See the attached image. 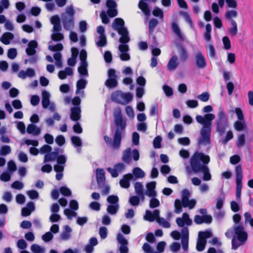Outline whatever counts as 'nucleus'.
I'll return each mask as SVG.
<instances>
[{
	"label": "nucleus",
	"instance_id": "nucleus-1",
	"mask_svg": "<svg viewBox=\"0 0 253 253\" xmlns=\"http://www.w3.org/2000/svg\"><path fill=\"white\" fill-rule=\"evenodd\" d=\"M114 123L116 128L113 140L108 135L103 137L105 142L114 149L120 148L122 140V133L126 126V121L123 118L120 108L118 107L114 113Z\"/></svg>",
	"mask_w": 253,
	"mask_h": 253
},
{
	"label": "nucleus",
	"instance_id": "nucleus-2",
	"mask_svg": "<svg viewBox=\"0 0 253 253\" xmlns=\"http://www.w3.org/2000/svg\"><path fill=\"white\" fill-rule=\"evenodd\" d=\"M210 161V157L202 152H195L190 158V164L192 171L196 173L203 172V179L205 181H209L211 178L209 169L206 166Z\"/></svg>",
	"mask_w": 253,
	"mask_h": 253
},
{
	"label": "nucleus",
	"instance_id": "nucleus-3",
	"mask_svg": "<svg viewBox=\"0 0 253 253\" xmlns=\"http://www.w3.org/2000/svg\"><path fill=\"white\" fill-rule=\"evenodd\" d=\"M214 118L215 115L211 113L206 114L204 117L201 115H197L196 117L197 122L203 125L200 131L201 136L198 140L199 145H207L211 143V121Z\"/></svg>",
	"mask_w": 253,
	"mask_h": 253
},
{
	"label": "nucleus",
	"instance_id": "nucleus-4",
	"mask_svg": "<svg viewBox=\"0 0 253 253\" xmlns=\"http://www.w3.org/2000/svg\"><path fill=\"white\" fill-rule=\"evenodd\" d=\"M50 22L53 25V31L54 32L51 36L52 40L54 42L62 41L64 35L60 33L62 30L60 17H51Z\"/></svg>",
	"mask_w": 253,
	"mask_h": 253
},
{
	"label": "nucleus",
	"instance_id": "nucleus-5",
	"mask_svg": "<svg viewBox=\"0 0 253 253\" xmlns=\"http://www.w3.org/2000/svg\"><path fill=\"white\" fill-rule=\"evenodd\" d=\"M228 126V121L226 115L223 111H220L217 114L216 130L220 136H222L224 134Z\"/></svg>",
	"mask_w": 253,
	"mask_h": 253
},
{
	"label": "nucleus",
	"instance_id": "nucleus-6",
	"mask_svg": "<svg viewBox=\"0 0 253 253\" xmlns=\"http://www.w3.org/2000/svg\"><path fill=\"white\" fill-rule=\"evenodd\" d=\"M236 174V196L237 199H240L241 195L242 188L243 171L241 165H238L235 168Z\"/></svg>",
	"mask_w": 253,
	"mask_h": 253
},
{
	"label": "nucleus",
	"instance_id": "nucleus-7",
	"mask_svg": "<svg viewBox=\"0 0 253 253\" xmlns=\"http://www.w3.org/2000/svg\"><path fill=\"white\" fill-rule=\"evenodd\" d=\"M190 196L189 191L187 189H184L181 192V201L183 207H188L189 209H193L196 204V201L195 199L189 200V198Z\"/></svg>",
	"mask_w": 253,
	"mask_h": 253
},
{
	"label": "nucleus",
	"instance_id": "nucleus-8",
	"mask_svg": "<svg viewBox=\"0 0 253 253\" xmlns=\"http://www.w3.org/2000/svg\"><path fill=\"white\" fill-rule=\"evenodd\" d=\"M108 78L105 82V85L110 89L114 88L118 86L117 76L114 69H110L108 71Z\"/></svg>",
	"mask_w": 253,
	"mask_h": 253
},
{
	"label": "nucleus",
	"instance_id": "nucleus-9",
	"mask_svg": "<svg viewBox=\"0 0 253 253\" xmlns=\"http://www.w3.org/2000/svg\"><path fill=\"white\" fill-rule=\"evenodd\" d=\"M235 234L237 236V239L241 243H244L248 239V234L244 230V226L241 225L235 226L234 227Z\"/></svg>",
	"mask_w": 253,
	"mask_h": 253
},
{
	"label": "nucleus",
	"instance_id": "nucleus-10",
	"mask_svg": "<svg viewBox=\"0 0 253 253\" xmlns=\"http://www.w3.org/2000/svg\"><path fill=\"white\" fill-rule=\"evenodd\" d=\"M108 8V16H117L118 11L117 10V3L113 0H107L106 3Z\"/></svg>",
	"mask_w": 253,
	"mask_h": 253
},
{
	"label": "nucleus",
	"instance_id": "nucleus-11",
	"mask_svg": "<svg viewBox=\"0 0 253 253\" xmlns=\"http://www.w3.org/2000/svg\"><path fill=\"white\" fill-rule=\"evenodd\" d=\"M212 221V216L211 215H205L201 216L196 215L194 218V221L196 224H202L204 223L210 224Z\"/></svg>",
	"mask_w": 253,
	"mask_h": 253
},
{
	"label": "nucleus",
	"instance_id": "nucleus-12",
	"mask_svg": "<svg viewBox=\"0 0 253 253\" xmlns=\"http://www.w3.org/2000/svg\"><path fill=\"white\" fill-rule=\"evenodd\" d=\"M195 62L196 66L200 69H204L207 65L205 58L200 51L197 52L195 55Z\"/></svg>",
	"mask_w": 253,
	"mask_h": 253
},
{
	"label": "nucleus",
	"instance_id": "nucleus-13",
	"mask_svg": "<svg viewBox=\"0 0 253 253\" xmlns=\"http://www.w3.org/2000/svg\"><path fill=\"white\" fill-rule=\"evenodd\" d=\"M156 183L155 181H151L146 184V191L145 194L150 197H155L157 195L155 189L156 188Z\"/></svg>",
	"mask_w": 253,
	"mask_h": 253
},
{
	"label": "nucleus",
	"instance_id": "nucleus-14",
	"mask_svg": "<svg viewBox=\"0 0 253 253\" xmlns=\"http://www.w3.org/2000/svg\"><path fill=\"white\" fill-rule=\"evenodd\" d=\"M62 23L64 28L70 31L73 29L74 27V20L73 17H62Z\"/></svg>",
	"mask_w": 253,
	"mask_h": 253
},
{
	"label": "nucleus",
	"instance_id": "nucleus-15",
	"mask_svg": "<svg viewBox=\"0 0 253 253\" xmlns=\"http://www.w3.org/2000/svg\"><path fill=\"white\" fill-rule=\"evenodd\" d=\"M35 207L33 202H29L27 204L26 207H24L21 210V214L23 216L30 215L32 211H35Z\"/></svg>",
	"mask_w": 253,
	"mask_h": 253
},
{
	"label": "nucleus",
	"instance_id": "nucleus-16",
	"mask_svg": "<svg viewBox=\"0 0 253 253\" xmlns=\"http://www.w3.org/2000/svg\"><path fill=\"white\" fill-rule=\"evenodd\" d=\"M81 110L80 107H73L71 109V119L75 122L79 121L81 117Z\"/></svg>",
	"mask_w": 253,
	"mask_h": 253
},
{
	"label": "nucleus",
	"instance_id": "nucleus-17",
	"mask_svg": "<svg viewBox=\"0 0 253 253\" xmlns=\"http://www.w3.org/2000/svg\"><path fill=\"white\" fill-rule=\"evenodd\" d=\"M123 93L124 92L121 90H116L112 93L111 99L118 104L124 105V103L122 101Z\"/></svg>",
	"mask_w": 253,
	"mask_h": 253
},
{
	"label": "nucleus",
	"instance_id": "nucleus-18",
	"mask_svg": "<svg viewBox=\"0 0 253 253\" xmlns=\"http://www.w3.org/2000/svg\"><path fill=\"white\" fill-rule=\"evenodd\" d=\"M132 175L131 173H127L123 176V179L120 181L121 186L124 188H128L130 186L129 181L132 178Z\"/></svg>",
	"mask_w": 253,
	"mask_h": 253
},
{
	"label": "nucleus",
	"instance_id": "nucleus-19",
	"mask_svg": "<svg viewBox=\"0 0 253 253\" xmlns=\"http://www.w3.org/2000/svg\"><path fill=\"white\" fill-rule=\"evenodd\" d=\"M178 65V63L177 62V57L176 55H173L169 61L167 65V68L170 71H173L177 68Z\"/></svg>",
	"mask_w": 253,
	"mask_h": 253
},
{
	"label": "nucleus",
	"instance_id": "nucleus-20",
	"mask_svg": "<svg viewBox=\"0 0 253 253\" xmlns=\"http://www.w3.org/2000/svg\"><path fill=\"white\" fill-rule=\"evenodd\" d=\"M96 179L98 185L104 184L105 181V172L102 169H96Z\"/></svg>",
	"mask_w": 253,
	"mask_h": 253
},
{
	"label": "nucleus",
	"instance_id": "nucleus-21",
	"mask_svg": "<svg viewBox=\"0 0 253 253\" xmlns=\"http://www.w3.org/2000/svg\"><path fill=\"white\" fill-rule=\"evenodd\" d=\"M42 103L43 108H47L50 104L49 94L46 91H42Z\"/></svg>",
	"mask_w": 253,
	"mask_h": 253
},
{
	"label": "nucleus",
	"instance_id": "nucleus-22",
	"mask_svg": "<svg viewBox=\"0 0 253 253\" xmlns=\"http://www.w3.org/2000/svg\"><path fill=\"white\" fill-rule=\"evenodd\" d=\"M14 38V35L12 33L10 32H6L4 33L0 38V41L5 45L10 43V40H12Z\"/></svg>",
	"mask_w": 253,
	"mask_h": 253
},
{
	"label": "nucleus",
	"instance_id": "nucleus-23",
	"mask_svg": "<svg viewBox=\"0 0 253 253\" xmlns=\"http://www.w3.org/2000/svg\"><path fill=\"white\" fill-rule=\"evenodd\" d=\"M139 8L145 14V16H150L151 10L148 4L142 0H140L138 3Z\"/></svg>",
	"mask_w": 253,
	"mask_h": 253
},
{
	"label": "nucleus",
	"instance_id": "nucleus-24",
	"mask_svg": "<svg viewBox=\"0 0 253 253\" xmlns=\"http://www.w3.org/2000/svg\"><path fill=\"white\" fill-rule=\"evenodd\" d=\"M27 132L29 134H34L38 135L41 133V129L33 124H29L27 128Z\"/></svg>",
	"mask_w": 253,
	"mask_h": 253
},
{
	"label": "nucleus",
	"instance_id": "nucleus-25",
	"mask_svg": "<svg viewBox=\"0 0 253 253\" xmlns=\"http://www.w3.org/2000/svg\"><path fill=\"white\" fill-rule=\"evenodd\" d=\"M227 19L230 21L231 24L232 26V27L229 30V33L230 35L232 36H235L237 34L238 29H237V24L236 21L233 19H232V17H226Z\"/></svg>",
	"mask_w": 253,
	"mask_h": 253
},
{
	"label": "nucleus",
	"instance_id": "nucleus-26",
	"mask_svg": "<svg viewBox=\"0 0 253 253\" xmlns=\"http://www.w3.org/2000/svg\"><path fill=\"white\" fill-rule=\"evenodd\" d=\"M122 160L126 164L131 162V148H127L124 152L122 156Z\"/></svg>",
	"mask_w": 253,
	"mask_h": 253
},
{
	"label": "nucleus",
	"instance_id": "nucleus-27",
	"mask_svg": "<svg viewBox=\"0 0 253 253\" xmlns=\"http://www.w3.org/2000/svg\"><path fill=\"white\" fill-rule=\"evenodd\" d=\"M177 47L179 50L181 60L183 62H185L188 57V54L186 50L181 45H178Z\"/></svg>",
	"mask_w": 253,
	"mask_h": 253
},
{
	"label": "nucleus",
	"instance_id": "nucleus-28",
	"mask_svg": "<svg viewBox=\"0 0 253 253\" xmlns=\"http://www.w3.org/2000/svg\"><path fill=\"white\" fill-rule=\"evenodd\" d=\"M59 153L58 151L50 152L45 155L44 158V162L54 161L57 157Z\"/></svg>",
	"mask_w": 253,
	"mask_h": 253
},
{
	"label": "nucleus",
	"instance_id": "nucleus-29",
	"mask_svg": "<svg viewBox=\"0 0 253 253\" xmlns=\"http://www.w3.org/2000/svg\"><path fill=\"white\" fill-rule=\"evenodd\" d=\"M171 28L172 31L176 35L178 39L180 40H183V37L178 25L175 22H172Z\"/></svg>",
	"mask_w": 253,
	"mask_h": 253
},
{
	"label": "nucleus",
	"instance_id": "nucleus-30",
	"mask_svg": "<svg viewBox=\"0 0 253 253\" xmlns=\"http://www.w3.org/2000/svg\"><path fill=\"white\" fill-rule=\"evenodd\" d=\"M211 235L212 233L211 231H200L199 233V239L204 241H207V239L210 238Z\"/></svg>",
	"mask_w": 253,
	"mask_h": 253
},
{
	"label": "nucleus",
	"instance_id": "nucleus-31",
	"mask_svg": "<svg viewBox=\"0 0 253 253\" xmlns=\"http://www.w3.org/2000/svg\"><path fill=\"white\" fill-rule=\"evenodd\" d=\"M87 67V63H81V66L78 69V71L81 75L86 76L88 75Z\"/></svg>",
	"mask_w": 253,
	"mask_h": 253
},
{
	"label": "nucleus",
	"instance_id": "nucleus-32",
	"mask_svg": "<svg viewBox=\"0 0 253 253\" xmlns=\"http://www.w3.org/2000/svg\"><path fill=\"white\" fill-rule=\"evenodd\" d=\"M133 174L136 178H141L144 177V172L139 168L136 167L133 169Z\"/></svg>",
	"mask_w": 253,
	"mask_h": 253
},
{
	"label": "nucleus",
	"instance_id": "nucleus-33",
	"mask_svg": "<svg viewBox=\"0 0 253 253\" xmlns=\"http://www.w3.org/2000/svg\"><path fill=\"white\" fill-rule=\"evenodd\" d=\"M114 25V29L117 30L124 27L125 22L123 19L121 18H117L115 19Z\"/></svg>",
	"mask_w": 253,
	"mask_h": 253
},
{
	"label": "nucleus",
	"instance_id": "nucleus-34",
	"mask_svg": "<svg viewBox=\"0 0 253 253\" xmlns=\"http://www.w3.org/2000/svg\"><path fill=\"white\" fill-rule=\"evenodd\" d=\"M158 24V21L155 18L151 19L149 23V30L150 34H152L155 27Z\"/></svg>",
	"mask_w": 253,
	"mask_h": 253
},
{
	"label": "nucleus",
	"instance_id": "nucleus-35",
	"mask_svg": "<svg viewBox=\"0 0 253 253\" xmlns=\"http://www.w3.org/2000/svg\"><path fill=\"white\" fill-rule=\"evenodd\" d=\"M132 98L133 95L130 92H124L122 101L124 103V105L129 103Z\"/></svg>",
	"mask_w": 253,
	"mask_h": 253
},
{
	"label": "nucleus",
	"instance_id": "nucleus-36",
	"mask_svg": "<svg viewBox=\"0 0 253 253\" xmlns=\"http://www.w3.org/2000/svg\"><path fill=\"white\" fill-rule=\"evenodd\" d=\"M98 47H104L107 44V39L105 35L99 36V41L96 43Z\"/></svg>",
	"mask_w": 253,
	"mask_h": 253
},
{
	"label": "nucleus",
	"instance_id": "nucleus-37",
	"mask_svg": "<svg viewBox=\"0 0 253 253\" xmlns=\"http://www.w3.org/2000/svg\"><path fill=\"white\" fill-rule=\"evenodd\" d=\"M119 205L118 204L110 205L108 206L107 211L110 214L113 215L117 213Z\"/></svg>",
	"mask_w": 253,
	"mask_h": 253
},
{
	"label": "nucleus",
	"instance_id": "nucleus-38",
	"mask_svg": "<svg viewBox=\"0 0 253 253\" xmlns=\"http://www.w3.org/2000/svg\"><path fill=\"white\" fill-rule=\"evenodd\" d=\"M239 121H236L234 123L235 129L238 131H241L245 129L246 125L244 122H242Z\"/></svg>",
	"mask_w": 253,
	"mask_h": 253
},
{
	"label": "nucleus",
	"instance_id": "nucleus-39",
	"mask_svg": "<svg viewBox=\"0 0 253 253\" xmlns=\"http://www.w3.org/2000/svg\"><path fill=\"white\" fill-rule=\"evenodd\" d=\"M182 201L179 199H176L174 202L175 212L176 213H180L182 211Z\"/></svg>",
	"mask_w": 253,
	"mask_h": 253
},
{
	"label": "nucleus",
	"instance_id": "nucleus-40",
	"mask_svg": "<svg viewBox=\"0 0 253 253\" xmlns=\"http://www.w3.org/2000/svg\"><path fill=\"white\" fill-rule=\"evenodd\" d=\"M63 48V46L62 43H58L55 45H50L48 46V49L52 51H60Z\"/></svg>",
	"mask_w": 253,
	"mask_h": 253
},
{
	"label": "nucleus",
	"instance_id": "nucleus-41",
	"mask_svg": "<svg viewBox=\"0 0 253 253\" xmlns=\"http://www.w3.org/2000/svg\"><path fill=\"white\" fill-rule=\"evenodd\" d=\"M207 243V241H204L203 240H201L198 239L197 245H196V249L199 252H202L204 250L205 248V246Z\"/></svg>",
	"mask_w": 253,
	"mask_h": 253
},
{
	"label": "nucleus",
	"instance_id": "nucleus-42",
	"mask_svg": "<svg viewBox=\"0 0 253 253\" xmlns=\"http://www.w3.org/2000/svg\"><path fill=\"white\" fill-rule=\"evenodd\" d=\"M72 143L76 147H80L82 146V142L81 138L77 136H73L71 138Z\"/></svg>",
	"mask_w": 253,
	"mask_h": 253
},
{
	"label": "nucleus",
	"instance_id": "nucleus-43",
	"mask_svg": "<svg viewBox=\"0 0 253 253\" xmlns=\"http://www.w3.org/2000/svg\"><path fill=\"white\" fill-rule=\"evenodd\" d=\"M60 192L64 196L69 197L71 195V190L66 186H62L59 189Z\"/></svg>",
	"mask_w": 253,
	"mask_h": 253
},
{
	"label": "nucleus",
	"instance_id": "nucleus-44",
	"mask_svg": "<svg viewBox=\"0 0 253 253\" xmlns=\"http://www.w3.org/2000/svg\"><path fill=\"white\" fill-rule=\"evenodd\" d=\"M107 201L110 204L112 205H116L119 202V198L116 195H110L107 198Z\"/></svg>",
	"mask_w": 253,
	"mask_h": 253
},
{
	"label": "nucleus",
	"instance_id": "nucleus-45",
	"mask_svg": "<svg viewBox=\"0 0 253 253\" xmlns=\"http://www.w3.org/2000/svg\"><path fill=\"white\" fill-rule=\"evenodd\" d=\"M86 82L83 79H80L77 83V88L78 90L84 89L85 87Z\"/></svg>",
	"mask_w": 253,
	"mask_h": 253
},
{
	"label": "nucleus",
	"instance_id": "nucleus-46",
	"mask_svg": "<svg viewBox=\"0 0 253 253\" xmlns=\"http://www.w3.org/2000/svg\"><path fill=\"white\" fill-rule=\"evenodd\" d=\"M134 188L137 194H142V193H143V185L141 182H136L134 184Z\"/></svg>",
	"mask_w": 253,
	"mask_h": 253
},
{
	"label": "nucleus",
	"instance_id": "nucleus-47",
	"mask_svg": "<svg viewBox=\"0 0 253 253\" xmlns=\"http://www.w3.org/2000/svg\"><path fill=\"white\" fill-rule=\"evenodd\" d=\"M245 135L244 134H241L238 137V141L236 143V145L238 147H241L245 145Z\"/></svg>",
	"mask_w": 253,
	"mask_h": 253
},
{
	"label": "nucleus",
	"instance_id": "nucleus-48",
	"mask_svg": "<svg viewBox=\"0 0 253 253\" xmlns=\"http://www.w3.org/2000/svg\"><path fill=\"white\" fill-rule=\"evenodd\" d=\"M162 138L160 136H157L153 140V147L155 149L161 148Z\"/></svg>",
	"mask_w": 253,
	"mask_h": 253
},
{
	"label": "nucleus",
	"instance_id": "nucleus-49",
	"mask_svg": "<svg viewBox=\"0 0 253 253\" xmlns=\"http://www.w3.org/2000/svg\"><path fill=\"white\" fill-rule=\"evenodd\" d=\"M157 221L160 225H162L165 228H168L170 226V223L163 217L158 218Z\"/></svg>",
	"mask_w": 253,
	"mask_h": 253
},
{
	"label": "nucleus",
	"instance_id": "nucleus-50",
	"mask_svg": "<svg viewBox=\"0 0 253 253\" xmlns=\"http://www.w3.org/2000/svg\"><path fill=\"white\" fill-rule=\"evenodd\" d=\"M129 202L132 206H136L139 204L140 199L137 196H133L129 198Z\"/></svg>",
	"mask_w": 253,
	"mask_h": 253
},
{
	"label": "nucleus",
	"instance_id": "nucleus-51",
	"mask_svg": "<svg viewBox=\"0 0 253 253\" xmlns=\"http://www.w3.org/2000/svg\"><path fill=\"white\" fill-rule=\"evenodd\" d=\"M17 54V50L15 48H11L8 49L7 52V56L10 59H14Z\"/></svg>",
	"mask_w": 253,
	"mask_h": 253
},
{
	"label": "nucleus",
	"instance_id": "nucleus-52",
	"mask_svg": "<svg viewBox=\"0 0 253 253\" xmlns=\"http://www.w3.org/2000/svg\"><path fill=\"white\" fill-rule=\"evenodd\" d=\"M224 199V195L220 197H218L216 198V208L218 210H220L222 208L223 206V201Z\"/></svg>",
	"mask_w": 253,
	"mask_h": 253
},
{
	"label": "nucleus",
	"instance_id": "nucleus-53",
	"mask_svg": "<svg viewBox=\"0 0 253 253\" xmlns=\"http://www.w3.org/2000/svg\"><path fill=\"white\" fill-rule=\"evenodd\" d=\"M31 250L34 253H42L43 252V249L37 244L32 245Z\"/></svg>",
	"mask_w": 253,
	"mask_h": 253
},
{
	"label": "nucleus",
	"instance_id": "nucleus-54",
	"mask_svg": "<svg viewBox=\"0 0 253 253\" xmlns=\"http://www.w3.org/2000/svg\"><path fill=\"white\" fill-rule=\"evenodd\" d=\"M163 89L164 91L166 96L169 97L173 95V92L171 87L167 85H164L163 86Z\"/></svg>",
	"mask_w": 253,
	"mask_h": 253
},
{
	"label": "nucleus",
	"instance_id": "nucleus-55",
	"mask_svg": "<svg viewBox=\"0 0 253 253\" xmlns=\"http://www.w3.org/2000/svg\"><path fill=\"white\" fill-rule=\"evenodd\" d=\"M11 152L10 147L8 145H5L1 148L0 151V155H6L10 153Z\"/></svg>",
	"mask_w": 253,
	"mask_h": 253
},
{
	"label": "nucleus",
	"instance_id": "nucleus-56",
	"mask_svg": "<svg viewBox=\"0 0 253 253\" xmlns=\"http://www.w3.org/2000/svg\"><path fill=\"white\" fill-rule=\"evenodd\" d=\"M222 42L223 43L224 48L225 49H229L231 48L230 41L228 37H224L222 39Z\"/></svg>",
	"mask_w": 253,
	"mask_h": 253
},
{
	"label": "nucleus",
	"instance_id": "nucleus-57",
	"mask_svg": "<svg viewBox=\"0 0 253 253\" xmlns=\"http://www.w3.org/2000/svg\"><path fill=\"white\" fill-rule=\"evenodd\" d=\"M233 137V134L231 130L227 132L225 137L222 140L223 144H226L230 140L232 139Z\"/></svg>",
	"mask_w": 253,
	"mask_h": 253
},
{
	"label": "nucleus",
	"instance_id": "nucleus-58",
	"mask_svg": "<svg viewBox=\"0 0 253 253\" xmlns=\"http://www.w3.org/2000/svg\"><path fill=\"white\" fill-rule=\"evenodd\" d=\"M160 206V202L159 201L155 198V197H153L150 201L149 204V207L151 208H155Z\"/></svg>",
	"mask_w": 253,
	"mask_h": 253
},
{
	"label": "nucleus",
	"instance_id": "nucleus-59",
	"mask_svg": "<svg viewBox=\"0 0 253 253\" xmlns=\"http://www.w3.org/2000/svg\"><path fill=\"white\" fill-rule=\"evenodd\" d=\"M198 98L201 101L207 102L209 100L210 95L208 92H204L198 96Z\"/></svg>",
	"mask_w": 253,
	"mask_h": 253
},
{
	"label": "nucleus",
	"instance_id": "nucleus-60",
	"mask_svg": "<svg viewBox=\"0 0 253 253\" xmlns=\"http://www.w3.org/2000/svg\"><path fill=\"white\" fill-rule=\"evenodd\" d=\"M183 219V221L188 226H190L192 224V220L189 218V214L186 213L184 212L182 214V218Z\"/></svg>",
	"mask_w": 253,
	"mask_h": 253
},
{
	"label": "nucleus",
	"instance_id": "nucleus-61",
	"mask_svg": "<svg viewBox=\"0 0 253 253\" xmlns=\"http://www.w3.org/2000/svg\"><path fill=\"white\" fill-rule=\"evenodd\" d=\"M100 238L102 239H105L107 236V229L105 227H101L99 231Z\"/></svg>",
	"mask_w": 253,
	"mask_h": 253
},
{
	"label": "nucleus",
	"instance_id": "nucleus-62",
	"mask_svg": "<svg viewBox=\"0 0 253 253\" xmlns=\"http://www.w3.org/2000/svg\"><path fill=\"white\" fill-rule=\"evenodd\" d=\"M117 240L121 245H127V240L121 234L117 235Z\"/></svg>",
	"mask_w": 253,
	"mask_h": 253
},
{
	"label": "nucleus",
	"instance_id": "nucleus-63",
	"mask_svg": "<svg viewBox=\"0 0 253 253\" xmlns=\"http://www.w3.org/2000/svg\"><path fill=\"white\" fill-rule=\"evenodd\" d=\"M27 194L31 199H37L39 197V193L34 190H29L27 192Z\"/></svg>",
	"mask_w": 253,
	"mask_h": 253
},
{
	"label": "nucleus",
	"instance_id": "nucleus-64",
	"mask_svg": "<svg viewBox=\"0 0 253 253\" xmlns=\"http://www.w3.org/2000/svg\"><path fill=\"white\" fill-rule=\"evenodd\" d=\"M142 249L145 253H154L153 249L147 243H144L142 246Z\"/></svg>",
	"mask_w": 253,
	"mask_h": 253
}]
</instances>
